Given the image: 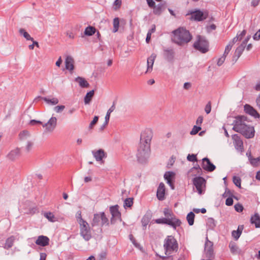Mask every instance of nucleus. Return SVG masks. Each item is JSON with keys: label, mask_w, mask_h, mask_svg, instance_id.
Masks as SVG:
<instances>
[{"label": "nucleus", "mask_w": 260, "mask_h": 260, "mask_svg": "<svg viewBox=\"0 0 260 260\" xmlns=\"http://www.w3.org/2000/svg\"><path fill=\"white\" fill-rule=\"evenodd\" d=\"M152 137L153 132L150 128H146L141 133L137 153L138 161L140 163L145 162L149 156Z\"/></svg>", "instance_id": "nucleus-1"}, {"label": "nucleus", "mask_w": 260, "mask_h": 260, "mask_svg": "<svg viewBox=\"0 0 260 260\" xmlns=\"http://www.w3.org/2000/svg\"><path fill=\"white\" fill-rule=\"evenodd\" d=\"M246 117L243 116H238L234 121L233 129L241 133L246 138H252L254 136L253 127L248 125L246 123Z\"/></svg>", "instance_id": "nucleus-2"}, {"label": "nucleus", "mask_w": 260, "mask_h": 260, "mask_svg": "<svg viewBox=\"0 0 260 260\" xmlns=\"http://www.w3.org/2000/svg\"><path fill=\"white\" fill-rule=\"evenodd\" d=\"M109 224V219L106 217L105 213L104 212L95 213L93 215V218L91 222V225L92 227L97 226L101 225H108Z\"/></svg>", "instance_id": "nucleus-3"}, {"label": "nucleus", "mask_w": 260, "mask_h": 260, "mask_svg": "<svg viewBox=\"0 0 260 260\" xmlns=\"http://www.w3.org/2000/svg\"><path fill=\"white\" fill-rule=\"evenodd\" d=\"M164 247L166 254L170 255L172 252L177 250V241L173 236H168L165 240Z\"/></svg>", "instance_id": "nucleus-4"}, {"label": "nucleus", "mask_w": 260, "mask_h": 260, "mask_svg": "<svg viewBox=\"0 0 260 260\" xmlns=\"http://www.w3.org/2000/svg\"><path fill=\"white\" fill-rule=\"evenodd\" d=\"M79 224L81 236L82 237L85 241H89L91 238L92 236L91 229L88 223L83 218H81Z\"/></svg>", "instance_id": "nucleus-5"}, {"label": "nucleus", "mask_w": 260, "mask_h": 260, "mask_svg": "<svg viewBox=\"0 0 260 260\" xmlns=\"http://www.w3.org/2000/svg\"><path fill=\"white\" fill-rule=\"evenodd\" d=\"M195 49L199 50L202 53H205L209 50V43L205 38L201 36L197 37V40L193 44Z\"/></svg>", "instance_id": "nucleus-6"}, {"label": "nucleus", "mask_w": 260, "mask_h": 260, "mask_svg": "<svg viewBox=\"0 0 260 260\" xmlns=\"http://www.w3.org/2000/svg\"><path fill=\"white\" fill-rule=\"evenodd\" d=\"M162 56L168 62L173 63L175 60V52L171 47H162Z\"/></svg>", "instance_id": "nucleus-7"}, {"label": "nucleus", "mask_w": 260, "mask_h": 260, "mask_svg": "<svg viewBox=\"0 0 260 260\" xmlns=\"http://www.w3.org/2000/svg\"><path fill=\"white\" fill-rule=\"evenodd\" d=\"M193 183L199 194H201L204 192L206 188V180L204 178L202 177L194 178L193 180Z\"/></svg>", "instance_id": "nucleus-8"}, {"label": "nucleus", "mask_w": 260, "mask_h": 260, "mask_svg": "<svg viewBox=\"0 0 260 260\" xmlns=\"http://www.w3.org/2000/svg\"><path fill=\"white\" fill-rule=\"evenodd\" d=\"M190 32L183 27H180V46L185 45L192 39Z\"/></svg>", "instance_id": "nucleus-9"}, {"label": "nucleus", "mask_w": 260, "mask_h": 260, "mask_svg": "<svg viewBox=\"0 0 260 260\" xmlns=\"http://www.w3.org/2000/svg\"><path fill=\"white\" fill-rule=\"evenodd\" d=\"M187 15H190L191 19L200 21L206 19L208 14L200 10H194L189 11Z\"/></svg>", "instance_id": "nucleus-10"}, {"label": "nucleus", "mask_w": 260, "mask_h": 260, "mask_svg": "<svg viewBox=\"0 0 260 260\" xmlns=\"http://www.w3.org/2000/svg\"><path fill=\"white\" fill-rule=\"evenodd\" d=\"M110 211L112 215V217L110 219L111 224H114L117 219L119 220L120 221H122L121 213L119 211V206L118 205L111 206L110 207Z\"/></svg>", "instance_id": "nucleus-11"}, {"label": "nucleus", "mask_w": 260, "mask_h": 260, "mask_svg": "<svg viewBox=\"0 0 260 260\" xmlns=\"http://www.w3.org/2000/svg\"><path fill=\"white\" fill-rule=\"evenodd\" d=\"M57 119L55 117H52L48 121L43 124V127H46V131L48 132H52L56 126Z\"/></svg>", "instance_id": "nucleus-12"}, {"label": "nucleus", "mask_w": 260, "mask_h": 260, "mask_svg": "<svg viewBox=\"0 0 260 260\" xmlns=\"http://www.w3.org/2000/svg\"><path fill=\"white\" fill-rule=\"evenodd\" d=\"M175 174L173 172L168 171L164 174V178L166 180L167 183L170 185L172 189H174V180Z\"/></svg>", "instance_id": "nucleus-13"}, {"label": "nucleus", "mask_w": 260, "mask_h": 260, "mask_svg": "<svg viewBox=\"0 0 260 260\" xmlns=\"http://www.w3.org/2000/svg\"><path fill=\"white\" fill-rule=\"evenodd\" d=\"M232 139L234 141V144L236 149L241 152L243 150V141L237 134H235L232 136Z\"/></svg>", "instance_id": "nucleus-14"}, {"label": "nucleus", "mask_w": 260, "mask_h": 260, "mask_svg": "<svg viewBox=\"0 0 260 260\" xmlns=\"http://www.w3.org/2000/svg\"><path fill=\"white\" fill-rule=\"evenodd\" d=\"M92 153L97 161H102L104 158H106L107 156L106 152L102 149H100L98 150H93Z\"/></svg>", "instance_id": "nucleus-15"}, {"label": "nucleus", "mask_w": 260, "mask_h": 260, "mask_svg": "<svg viewBox=\"0 0 260 260\" xmlns=\"http://www.w3.org/2000/svg\"><path fill=\"white\" fill-rule=\"evenodd\" d=\"M202 166L203 169L208 172L213 171L215 169V166L206 157L202 159Z\"/></svg>", "instance_id": "nucleus-16"}, {"label": "nucleus", "mask_w": 260, "mask_h": 260, "mask_svg": "<svg viewBox=\"0 0 260 260\" xmlns=\"http://www.w3.org/2000/svg\"><path fill=\"white\" fill-rule=\"evenodd\" d=\"M213 243L208 240L207 238V240L205 244V252L206 256L209 258H211L213 254Z\"/></svg>", "instance_id": "nucleus-17"}, {"label": "nucleus", "mask_w": 260, "mask_h": 260, "mask_svg": "<svg viewBox=\"0 0 260 260\" xmlns=\"http://www.w3.org/2000/svg\"><path fill=\"white\" fill-rule=\"evenodd\" d=\"M171 219L166 218L165 217L160 218L156 219L155 222L158 224H166L167 225H169L173 228L176 229V223L174 221L172 220H170Z\"/></svg>", "instance_id": "nucleus-18"}, {"label": "nucleus", "mask_w": 260, "mask_h": 260, "mask_svg": "<svg viewBox=\"0 0 260 260\" xmlns=\"http://www.w3.org/2000/svg\"><path fill=\"white\" fill-rule=\"evenodd\" d=\"M165 186L164 183L161 182L157 189L156 196L159 201H163L165 199Z\"/></svg>", "instance_id": "nucleus-19"}, {"label": "nucleus", "mask_w": 260, "mask_h": 260, "mask_svg": "<svg viewBox=\"0 0 260 260\" xmlns=\"http://www.w3.org/2000/svg\"><path fill=\"white\" fill-rule=\"evenodd\" d=\"M36 244L43 247L47 246L49 244V239L47 236H39L35 242Z\"/></svg>", "instance_id": "nucleus-20"}, {"label": "nucleus", "mask_w": 260, "mask_h": 260, "mask_svg": "<svg viewBox=\"0 0 260 260\" xmlns=\"http://www.w3.org/2000/svg\"><path fill=\"white\" fill-rule=\"evenodd\" d=\"M74 59L71 56H67L65 60L66 69L70 71L71 74L74 69Z\"/></svg>", "instance_id": "nucleus-21"}, {"label": "nucleus", "mask_w": 260, "mask_h": 260, "mask_svg": "<svg viewBox=\"0 0 260 260\" xmlns=\"http://www.w3.org/2000/svg\"><path fill=\"white\" fill-rule=\"evenodd\" d=\"M164 214L165 216V218L168 219L170 218V220H172L175 222L176 226H179V219L175 218L172 211L170 209L168 208H165L164 210Z\"/></svg>", "instance_id": "nucleus-22"}, {"label": "nucleus", "mask_w": 260, "mask_h": 260, "mask_svg": "<svg viewBox=\"0 0 260 260\" xmlns=\"http://www.w3.org/2000/svg\"><path fill=\"white\" fill-rule=\"evenodd\" d=\"M244 110L246 113L254 117L255 118H259L260 115L252 107L249 105H246L244 106Z\"/></svg>", "instance_id": "nucleus-23"}, {"label": "nucleus", "mask_w": 260, "mask_h": 260, "mask_svg": "<svg viewBox=\"0 0 260 260\" xmlns=\"http://www.w3.org/2000/svg\"><path fill=\"white\" fill-rule=\"evenodd\" d=\"M20 155V149L17 148L15 149L11 150L7 155V158L11 160H14L17 159Z\"/></svg>", "instance_id": "nucleus-24"}, {"label": "nucleus", "mask_w": 260, "mask_h": 260, "mask_svg": "<svg viewBox=\"0 0 260 260\" xmlns=\"http://www.w3.org/2000/svg\"><path fill=\"white\" fill-rule=\"evenodd\" d=\"M171 42L179 45V28L170 33Z\"/></svg>", "instance_id": "nucleus-25"}, {"label": "nucleus", "mask_w": 260, "mask_h": 260, "mask_svg": "<svg viewBox=\"0 0 260 260\" xmlns=\"http://www.w3.org/2000/svg\"><path fill=\"white\" fill-rule=\"evenodd\" d=\"M152 8H153V13L154 14L156 15H160L165 10V6L164 4L159 3L157 6L155 5Z\"/></svg>", "instance_id": "nucleus-26"}, {"label": "nucleus", "mask_w": 260, "mask_h": 260, "mask_svg": "<svg viewBox=\"0 0 260 260\" xmlns=\"http://www.w3.org/2000/svg\"><path fill=\"white\" fill-rule=\"evenodd\" d=\"M250 222L252 224H254L256 228H260V216L257 213H255L251 217Z\"/></svg>", "instance_id": "nucleus-27"}, {"label": "nucleus", "mask_w": 260, "mask_h": 260, "mask_svg": "<svg viewBox=\"0 0 260 260\" xmlns=\"http://www.w3.org/2000/svg\"><path fill=\"white\" fill-rule=\"evenodd\" d=\"M243 229L244 226L240 225L238 226L237 230L232 232V235L236 240H237L240 237Z\"/></svg>", "instance_id": "nucleus-28"}, {"label": "nucleus", "mask_w": 260, "mask_h": 260, "mask_svg": "<svg viewBox=\"0 0 260 260\" xmlns=\"http://www.w3.org/2000/svg\"><path fill=\"white\" fill-rule=\"evenodd\" d=\"M15 240V237L13 236H12L8 238H7L6 240V242L4 245V248L6 249H9L11 248L14 244Z\"/></svg>", "instance_id": "nucleus-29"}, {"label": "nucleus", "mask_w": 260, "mask_h": 260, "mask_svg": "<svg viewBox=\"0 0 260 260\" xmlns=\"http://www.w3.org/2000/svg\"><path fill=\"white\" fill-rule=\"evenodd\" d=\"M42 100H43L47 104L49 105H55L59 102L58 99L56 98H52V99H49L47 97H44L42 98Z\"/></svg>", "instance_id": "nucleus-30"}, {"label": "nucleus", "mask_w": 260, "mask_h": 260, "mask_svg": "<svg viewBox=\"0 0 260 260\" xmlns=\"http://www.w3.org/2000/svg\"><path fill=\"white\" fill-rule=\"evenodd\" d=\"M94 93V90H92L89 92H88L85 95L84 99V102L85 104H88L91 102Z\"/></svg>", "instance_id": "nucleus-31"}, {"label": "nucleus", "mask_w": 260, "mask_h": 260, "mask_svg": "<svg viewBox=\"0 0 260 260\" xmlns=\"http://www.w3.org/2000/svg\"><path fill=\"white\" fill-rule=\"evenodd\" d=\"M96 31V28L94 27L88 26L85 29L84 35L87 36H91L95 33Z\"/></svg>", "instance_id": "nucleus-32"}, {"label": "nucleus", "mask_w": 260, "mask_h": 260, "mask_svg": "<svg viewBox=\"0 0 260 260\" xmlns=\"http://www.w3.org/2000/svg\"><path fill=\"white\" fill-rule=\"evenodd\" d=\"M156 57V55L155 53H152L150 57L147 59V68L148 70L152 69L154 60Z\"/></svg>", "instance_id": "nucleus-33"}, {"label": "nucleus", "mask_w": 260, "mask_h": 260, "mask_svg": "<svg viewBox=\"0 0 260 260\" xmlns=\"http://www.w3.org/2000/svg\"><path fill=\"white\" fill-rule=\"evenodd\" d=\"M44 216L50 222H54L57 220V218L55 217L52 212H46L44 213Z\"/></svg>", "instance_id": "nucleus-34"}, {"label": "nucleus", "mask_w": 260, "mask_h": 260, "mask_svg": "<svg viewBox=\"0 0 260 260\" xmlns=\"http://www.w3.org/2000/svg\"><path fill=\"white\" fill-rule=\"evenodd\" d=\"M115 109V101H114L113 105L108 110L106 115L105 119L106 120V122H109L110 117L111 113Z\"/></svg>", "instance_id": "nucleus-35"}, {"label": "nucleus", "mask_w": 260, "mask_h": 260, "mask_svg": "<svg viewBox=\"0 0 260 260\" xmlns=\"http://www.w3.org/2000/svg\"><path fill=\"white\" fill-rule=\"evenodd\" d=\"M194 216V214L192 212H190L187 214L186 219L189 225L193 224Z\"/></svg>", "instance_id": "nucleus-36"}, {"label": "nucleus", "mask_w": 260, "mask_h": 260, "mask_svg": "<svg viewBox=\"0 0 260 260\" xmlns=\"http://www.w3.org/2000/svg\"><path fill=\"white\" fill-rule=\"evenodd\" d=\"M19 32L21 35H22L27 40L33 41V38L31 37L29 34L23 28H20Z\"/></svg>", "instance_id": "nucleus-37"}, {"label": "nucleus", "mask_w": 260, "mask_h": 260, "mask_svg": "<svg viewBox=\"0 0 260 260\" xmlns=\"http://www.w3.org/2000/svg\"><path fill=\"white\" fill-rule=\"evenodd\" d=\"M246 46L243 45V44H241L240 45H239L237 49L235 50V53L236 54H238V56H240L242 54L243 51L244 50V49L245 48Z\"/></svg>", "instance_id": "nucleus-38"}, {"label": "nucleus", "mask_w": 260, "mask_h": 260, "mask_svg": "<svg viewBox=\"0 0 260 260\" xmlns=\"http://www.w3.org/2000/svg\"><path fill=\"white\" fill-rule=\"evenodd\" d=\"M119 26V19L118 17H116L113 19V32L118 31Z\"/></svg>", "instance_id": "nucleus-39"}, {"label": "nucleus", "mask_w": 260, "mask_h": 260, "mask_svg": "<svg viewBox=\"0 0 260 260\" xmlns=\"http://www.w3.org/2000/svg\"><path fill=\"white\" fill-rule=\"evenodd\" d=\"M133 205V198H129L125 199L124 202V207L126 208V207H131Z\"/></svg>", "instance_id": "nucleus-40"}, {"label": "nucleus", "mask_w": 260, "mask_h": 260, "mask_svg": "<svg viewBox=\"0 0 260 260\" xmlns=\"http://www.w3.org/2000/svg\"><path fill=\"white\" fill-rule=\"evenodd\" d=\"M250 164L253 166H257L260 164V156L257 158H249Z\"/></svg>", "instance_id": "nucleus-41"}, {"label": "nucleus", "mask_w": 260, "mask_h": 260, "mask_svg": "<svg viewBox=\"0 0 260 260\" xmlns=\"http://www.w3.org/2000/svg\"><path fill=\"white\" fill-rule=\"evenodd\" d=\"M207 224L210 229H214L216 226L215 220L212 218H209L207 219Z\"/></svg>", "instance_id": "nucleus-42"}, {"label": "nucleus", "mask_w": 260, "mask_h": 260, "mask_svg": "<svg viewBox=\"0 0 260 260\" xmlns=\"http://www.w3.org/2000/svg\"><path fill=\"white\" fill-rule=\"evenodd\" d=\"M229 247L232 253H235L237 251L238 247L235 243L230 242Z\"/></svg>", "instance_id": "nucleus-43"}, {"label": "nucleus", "mask_w": 260, "mask_h": 260, "mask_svg": "<svg viewBox=\"0 0 260 260\" xmlns=\"http://www.w3.org/2000/svg\"><path fill=\"white\" fill-rule=\"evenodd\" d=\"M99 120V116H95L93 119L91 121L89 125V129H91L93 128L94 126L97 123Z\"/></svg>", "instance_id": "nucleus-44"}, {"label": "nucleus", "mask_w": 260, "mask_h": 260, "mask_svg": "<svg viewBox=\"0 0 260 260\" xmlns=\"http://www.w3.org/2000/svg\"><path fill=\"white\" fill-rule=\"evenodd\" d=\"M141 222L142 226L143 227V229H145L146 228V226L148 225V224L149 222V219L147 216H144L141 220Z\"/></svg>", "instance_id": "nucleus-45"}, {"label": "nucleus", "mask_w": 260, "mask_h": 260, "mask_svg": "<svg viewBox=\"0 0 260 260\" xmlns=\"http://www.w3.org/2000/svg\"><path fill=\"white\" fill-rule=\"evenodd\" d=\"M29 136V133L27 131H23L21 132L19 134V137L21 140H24Z\"/></svg>", "instance_id": "nucleus-46"}, {"label": "nucleus", "mask_w": 260, "mask_h": 260, "mask_svg": "<svg viewBox=\"0 0 260 260\" xmlns=\"http://www.w3.org/2000/svg\"><path fill=\"white\" fill-rule=\"evenodd\" d=\"M233 182L237 187L241 188V179L239 177L234 176L233 178Z\"/></svg>", "instance_id": "nucleus-47"}, {"label": "nucleus", "mask_w": 260, "mask_h": 260, "mask_svg": "<svg viewBox=\"0 0 260 260\" xmlns=\"http://www.w3.org/2000/svg\"><path fill=\"white\" fill-rule=\"evenodd\" d=\"M201 129L200 126H197L194 125L190 132V134L192 135H196L197 134Z\"/></svg>", "instance_id": "nucleus-48"}, {"label": "nucleus", "mask_w": 260, "mask_h": 260, "mask_svg": "<svg viewBox=\"0 0 260 260\" xmlns=\"http://www.w3.org/2000/svg\"><path fill=\"white\" fill-rule=\"evenodd\" d=\"M246 34V30L244 29L240 32H238L236 37H238L239 41H241L242 38L245 36Z\"/></svg>", "instance_id": "nucleus-49"}, {"label": "nucleus", "mask_w": 260, "mask_h": 260, "mask_svg": "<svg viewBox=\"0 0 260 260\" xmlns=\"http://www.w3.org/2000/svg\"><path fill=\"white\" fill-rule=\"evenodd\" d=\"M187 159L188 160L192 162H194L197 161V158L196 157V155L192 154H188Z\"/></svg>", "instance_id": "nucleus-50"}, {"label": "nucleus", "mask_w": 260, "mask_h": 260, "mask_svg": "<svg viewBox=\"0 0 260 260\" xmlns=\"http://www.w3.org/2000/svg\"><path fill=\"white\" fill-rule=\"evenodd\" d=\"M65 108V106L63 105L57 106L54 107V110L57 113L61 112Z\"/></svg>", "instance_id": "nucleus-51"}, {"label": "nucleus", "mask_w": 260, "mask_h": 260, "mask_svg": "<svg viewBox=\"0 0 260 260\" xmlns=\"http://www.w3.org/2000/svg\"><path fill=\"white\" fill-rule=\"evenodd\" d=\"M235 209L236 211L238 212H241L243 210V207L242 205L240 204H237L234 206Z\"/></svg>", "instance_id": "nucleus-52"}, {"label": "nucleus", "mask_w": 260, "mask_h": 260, "mask_svg": "<svg viewBox=\"0 0 260 260\" xmlns=\"http://www.w3.org/2000/svg\"><path fill=\"white\" fill-rule=\"evenodd\" d=\"M225 58H226V56L222 55V56L218 59L217 63V65L218 66H221L224 62V61L225 60Z\"/></svg>", "instance_id": "nucleus-53"}, {"label": "nucleus", "mask_w": 260, "mask_h": 260, "mask_svg": "<svg viewBox=\"0 0 260 260\" xmlns=\"http://www.w3.org/2000/svg\"><path fill=\"white\" fill-rule=\"evenodd\" d=\"M233 46H232L231 45L228 44L225 48V50L223 53V55L226 57L227 55L230 52V50H231Z\"/></svg>", "instance_id": "nucleus-54"}, {"label": "nucleus", "mask_w": 260, "mask_h": 260, "mask_svg": "<svg viewBox=\"0 0 260 260\" xmlns=\"http://www.w3.org/2000/svg\"><path fill=\"white\" fill-rule=\"evenodd\" d=\"M33 146V143L30 141H28L26 146V151L27 152H29Z\"/></svg>", "instance_id": "nucleus-55"}, {"label": "nucleus", "mask_w": 260, "mask_h": 260, "mask_svg": "<svg viewBox=\"0 0 260 260\" xmlns=\"http://www.w3.org/2000/svg\"><path fill=\"white\" fill-rule=\"evenodd\" d=\"M211 106L210 102H209L206 106L205 111L207 114H209L211 112Z\"/></svg>", "instance_id": "nucleus-56"}, {"label": "nucleus", "mask_w": 260, "mask_h": 260, "mask_svg": "<svg viewBox=\"0 0 260 260\" xmlns=\"http://www.w3.org/2000/svg\"><path fill=\"white\" fill-rule=\"evenodd\" d=\"M121 0H115L114 2V5L116 6L115 9H119L121 6Z\"/></svg>", "instance_id": "nucleus-57"}, {"label": "nucleus", "mask_w": 260, "mask_h": 260, "mask_svg": "<svg viewBox=\"0 0 260 260\" xmlns=\"http://www.w3.org/2000/svg\"><path fill=\"white\" fill-rule=\"evenodd\" d=\"M146 2L149 8H152L155 5V3L153 0H146Z\"/></svg>", "instance_id": "nucleus-58"}, {"label": "nucleus", "mask_w": 260, "mask_h": 260, "mask_svg": "<svg viewBox=\"0 0 260 260\" xmlns=\"http://www.w3.org/2000/svg\"><path fill=\"white\" fill-rule=\"evenodd\" d=\"M253 38L256 41L260 40V29L254 35Z\"/></svg>", "instance_id": "nucleus-59"}, {"label": "nucleus", "mask_w": 260, "mask_h": 260, "mask_svg": "<svg viewBox=\"0 0 260 260\" xmlns=\"http://www.w3.org/2000/svg\"><path fill=\"white\" fill-rule=\"evenodd\" d=\"M233 204V200L232 198H228L225 201V205L227 206H232Z\"/></svg>", "instance_id": "nucleus-60"}, {"label": "nucleus", "mask_w": 260, "mask_h": 260, "mask_svg": "<svg viewBox=\"0 0 260 260\" xmlns=\"http://www.w3.org/2000/svg\"><path fill=\"white\" fill-rule=\"evenodd\" d=\"M174 162H175V158H174L173 156H172L168 164V166H167L168 168H170L173 165Z\"/></svg>", "instance_id": "nucleus-61"}, {"label": "nucleus", "mask_w": 260, "mask_h": 260, "mask_svg": "<svg viewBox=\"0 0 260 260\" xmlns=\"http://www.w3.org/2000/svg\"><path fill=\"white\" fill-rule=\"evenodd\" d=\"M29 123L31 124V125H35V124H42V122L41 121H39V120H35V119H33V120H31L30 121V122Z\"/></svg>", "instance_id": "nucleus-62"}, {"label": "nucleus", "mask_w": 260, "mask_h": 260, "mask_svg": "<svg viewBox=\"0 0 260 260\" xmlns=\"http://www.w3.org/2000/svg\"><path fill=\"white\" fill-rule=\"evenodd\" d=\"M80 86L82 88H86L89 86V82H79Z\"/></svg>", "instance_id": "nucleus-63"}, {"label": "nucleus", "mask_w": 260, "mask_h": 260, "mask_svg": "<svg viewBox=\"0 0 260 260\" xmlns=\"http://www.w3.org/2000/svg\"><path fill=\"white\" fill-rule=\"evenodd\" d=\"M239 41V39H238V37H236V36L235 37H234L233 40L230 41L229 43V45H231L232 46H233V45L236 43L237 41Z\"/></svg>", "instance_id": "nucleus-64"}]
</instances>
